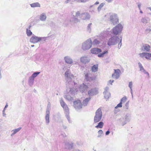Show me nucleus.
<instances>
[{"label": "nucleus", "instance_id": "44", "mask_svg": "<svg viewBox=\"0 0 151 151\" xmlns=\"http://www.w3.org/2000/svg\"><path fill=\"white\" fill-rule=\"evenodd\" d=\"M149 9L151 11V7L149 8Z\"/></svg>", "mask_w": 151, "mask_h": 151}, {"label": "nucleus", "instance_id": "15", "mask_svg": "<svg viewBox=\"0 0 151 151\" xmlns=\"http://www.w3.org/2000/svg\"><path fill=\"white\" fill-rule=\"evenodd\" d=\"M65 75L67 77H69L70 78L74 77L73 75L71 74L70 73H69L68 71H67L65 72Z\"/></svg>", "mask_w": 151, "mask_h": 151}, {"label": "nucleus", "instance_id": "36", "mask_svg": "<svg viewBox=\"0 0 151 151\" xmlns=\"http://www.w3.org/2000/svg\"><path fill=\"white\" fill-rule=\"evenodd\" d=\"M80 14V13L78 11L76 13V17H78Z\"/></svg>", "mask_w": 151, "mask_h": 151}, {"label": "nucleus", "instance_id": "10", "mask_svg": "<svg viewBox=\"0 0 151 151\" xmlns=\"http://www.w3.org/2000/svg\"><path fill=\"white\" fill-rule=\"evenodd\" d=\"M140 56L141 57L145 56V58L147 59H150L151 58V54L148 53L143 52L140 54Z\"/></svg>", "mask_w": 151, "mask_h": 151}, {"label": "nucleus", "instance_id": "16", "mask_svg": "<svg viewBox=\"0 0 151 151\" xmlns=\"http://www.w3.org/2000/svg\"><path fill=\"white\" fill-rule=\"evenodd\" d=\"M65 60L66 63H67L71 64L72 63V61L71 59H70L68 57H66L65 58Z\"/></svg>", "mask_w": 151, "mask_h": 151}, {"label": "nucleus", "instance_id": "9", "mask_svg": "<svg viewBox=\"0 0 151 151\" xmlns=\"http://www.w3.org/2000/svg\"><path fill=\"white\" fill-rule=\"evenodd\" d=\"M101 52V49L98 48H93L91 50V52L93 54H98Z\"/></svg>", "mask_w": 151, "mask_h": 151}, {"label": "nucleus", "instance_id": "21", "mask_svg": "<svg viewBox=\"0 0 151 151\" xmlns=\"http://www.w3.org/2000/svg\"><path fill=\"white\" fill-rule=\"evenodd\" d=\"M40 72H35L30 77V79L32 78L33 80L34 78L36 77L39 73Z\"/></svg>", "mask_w": 151, "mask_h": 151}, {"label": "nucleus", "instance_id": "13", "mask_svg": "<svg viewBox=\"0 0 151 151\" xmlns=\"http://www.w3.org/2000/svg\"><path fill=\"white\" fill-rule=\"evenodd\" d=\"M138 65H139V68L140 69V70L141 71H142L145 73L147 74L148 75L149 73L147 72L144 69L143 67L142 66V65L141 64V63H138Z\"/></svg>", "mask_w": 151, "mask_h": 151}, {"label": "nucleus", "instance_id": "31", "mask_svg": "<svg viewBox=\"0 0 151 151\" xmlns=\"http://www.w3.org/2000/svg\"><path fill=\"white\" fill-rule=\"evenodd\" d=\"M122 103L120 102V103L117 104V106L115 107V108H117L118 107H121L122 106Z\"/></svg>", "mask_w": 151, "mask_h": 151}, {"label": "nucleus", "instance_id": "37", "mask_svg": "<svg viewBox=\"0 0 151 151\" xmlns=\"http://www.w3.org/2000/svg\"><path fill=\"white\" fill-rule=\"evenodd\" d=\"M114 81L113 80H112V81H111V80H110L109 81V84H110V85H112V83Z\"/></svg>", "mask_w": 151, "mask_h": 151}, {"label": "nucleus", "instance_id": "12", "mask_svg": "<svg viewBox=\"0 0 151 151\" xmlns=\"http://www.w3.org/2000/svg\"><path fill=\"white\" fill-rule=\"evenodd\" d=\"M98 65H94L91 68V70L92 72H96L98 70Z\"/></svg>", "mask_w": 151, "mask_h": 151}, {"label": "nucleus", "instance_id": "22", "mask_svg": "<svg viewBox=\"0 0 151 151\" xmlns=\"http://www.w3.org/2000/svg\"><path fill=\"white\" fill-rule=\"evenodd\" d=\"M47 114L45 116V119L46 122L48 123L49 122V112H47Z\"/></svg>", "mask_w": 151, "mask_h": 151}, {"label": "nucleus", "instance_id": "47", "mask_svg": "<svg viewBox=\"0 0 151 151\" xmlns=\"http://www.w3.org/2000/svg\"><path fill=\"white\" fill-rule=\"evenodd\" d=\"M120 42H121V40H120Z\"/></svg>", "mask_w": 151, "mask_h": 151}, {"label": "nucleus", "instance_id": "38", "mask_svg": "<svg viewBox=\"0 0 151 151\" xmlns=\"http://www.w3.org/2000/svg\"><path fill=\"white\" fill-rule=\"evenodd\" d=\"M110 133V132H109V130H108V131H107L106 133V135H108Z\"/></svg>", "mask_w": 151, "mask_h": 151}, {"label": "nucleus", "instance_id": "11", "mask_svg": "<svg viewBox=\"0 0 151 151\" xmlns=\"http://www.w3.org/2000/svg\"><path fill=\"white\" fill-rule=\"evenodd\" d=\"M81 61L83 63H86L89 62V60L87 57H83L81 58Z\"/></svg>", "mask_w": 151, "mask_h": 151}, {"label": "nucleus", "instance_id": "18", "mask_svg": "<svg viewBox=\"0 0 151 151\" xmlns=\"http://www.w3.org/2000/svg\"><path fill=\"white\" fill-rule=\"evenodd\" d=\"M90 99V97L85 99L83 102V104L84 105H86Z\"/></svg>", "mask_w": 151, "mask_h": 151}, {"label": "nucleus", "instance_id": "4", "mask_svg": "<svg viewBox=\"0 0 151 151\" xmlns=\"http://www.w3.org/2000/svg\"><path fill=\"white\" fill-rule=\"evenodd\" d=\"M119 38L116 36H114L110 38L108 41L107 44L109 46L114 45L117 43V39Z\"/></svg>", "mask_w": 151, "mask_h": 151}, {"label": "nucleus", "instance_id": "20", "mask_svg": "<svg viewBox=\"0 0 151 151\" xmlns=\"http://www.w3.org/2000/svg\"><path fill=\"white\" fill-rule=\"evenodd\" d=\"M88 87L86 85L83 84L81 86L80 89L82 90V91H84L88 89Z\"/></svg>", "mask_w": 151, "mask_h": 151}, {"label": "nucleus", "instance_id": "39", "mask_svg": "<svg viewBox=\"0 0 151 151\" xmlns=\"http://www.w3.org/2000/svg\"><path fill=\"white\" fill-rule=\"evenodd\" d=\"M87 0H80L81 2H86Z\"/></svg>", "mask_w": 151, "mask_h": 151}, {"label": "nucleus", "instance_id": "7", "mask_svg": "<svg viewBox=\"0 0 151 151\" xmlns=\"http://www.w3.org/2000/svg\"><path fill=\"white\" fill-rule=\"evenodd\" d=\"M92 45V42L91 40V39H88L86 43L85 44V49H90Z\"/></svg>", "mask_w": 151, "mask_h": 151}, {"label": "nucleus", "instance_id": "14", "mask_svg": "<svg viewBox=\"0 0 151 151\" xmlns=\"http://www.w3.org/2000/svg\"><path fill=\"white\" fill-rule=\"evenodd\" d=\"M32 7H40V4L38 2L30 4Z\"/></svg>", "mask_w": 151, "mask_h": 151}, {"label": "nucleus", "instance_id": "5", "mask_svg": "<svg viewBox=\"0 0 151 151\" xmlns=\"http://www.w3.org/2000/svg\"><path fill=\"white\" fill-rule=\"evenodd\" d=\"M74 106L76 109H80L82 108V104L80 100H78L73 102Z\"/></svg>", "mask_w": 151, "mask_h": 151}, {"label": "nucleus", "instance_id": "17", "mask_svg": "<svg viewBox=\"0 0 151 151\" xmlns=\"http://www.w3.org/2000/svg\"><path fill=\"white\" fill-rule=\"evenodd\" d=\"M104 124L103 122H99L98 125L96 126L95 127L97 128H102L103 127Z\"/></svg>", "mask_w": 151, "mask_h": 151}, {"label": "nucleus", "instance_id": "43", "mask_svg": "<svg viewBox=\"0 0 151 151\" xmlns=\"http://www.w3.org/2000/svg\"><path fill=\"white\" fill-rule=\"evenodd\" d=\"M34 45H31V47H34Z\"/></svg>", "mask_w": 151, "mask_h": 151}, {"label": "nucleus", "instance_id": "1", "mask_svg": "<svg viewBox=\"0 0 151 151\" xmlns=\"http://www.w3.org/2000/svg\"><path fill=\"white\" fill-rule=\"evenodd\" d=\"M96 114L94 117V121L95 123H97L100 121L102 118V112L101 109L99 108L96 111Z\"/></svg>", "mask_w": 151, "mask_h": 151}, {"label": "nucleus", "instance_id": "6", "mask_svg": "<svg viewBox=\"0 0 151 151\" xmlns=\"http://www.w3.org/2000/svg\"><path fill=\"white\" fill-rule=\"evenodd\" d=\"M120 73V70L119 69L114 70V73L112 74V77L117 79L119 77Z\"/></svg>", "mask_w": 151, "mask_h": 151}, {"label": "nucleus", "instance_id": "41", "mask_svg": "<svg viewBox=\"0 0 151 151\" xmlns=\"http://www.w3.org/2000/svg\"><path fill=\"white\" fill-rule=\"evenodd\" d=\"M99 4V2H98V1H97L95 3V5H97V4Z\"/></svg>", "mask_w": 151, "mask_h": 151}, {"label": "nucleus", "instance_id": "28", "mask_svg": "<svg viewBox=\"0 0 151 151\" xmlns=\"http://www.w3.org/2000/svg\"><path fill=\"white\" fill-rule=\"evenodd\" d=\"M26 31L27 35L28 36H30L32 35V33L30 30L27 29Z\"/></svg>", "mask_w": 151, "mask_h": 151}, {"label": "nucleus", "instance_id": "32", "mask_svg": "<svg viewBox=\"0 0 151 151\" xmlns=\"http://www.w3.org/2000/svg\"><path fill=\"white\" fill-rule=\"evenodd\" d=\"M98 133L99 134V135L98 136V137H100L101 136V135L103 134V132L102 130H100L98 131Z\"/></svg>", "mask_w": 151, "mask_h": 151}, {"label": "nucleus", "instance_id": "27", "mask_svg": "<svg viewBox=\"0 0 151 151\" xmlns=\"http://www.w3.org/2000/svg\"><path fill=\"white\" fill-rule=\"evenodd\" d=\"M144 49L147 51H149L150 50V46L149 45H146L144 46Z\"/></svg>", "mask_w": 151, "mask_h": 151}, {"label": "nucleus", "instance_id": "2", "mask_svg": "<svg viewBox=\"0 0 151 151\" xmlns=\"http://www.w3.org/2000/svg\"><path fill=\"white\" fill-rule=\"evenodd\" d=\"M122 25L119 24L113 29V33L114 35H117L122 31Z\"/></svg>", "mask_w": 151, "mask_h": 151}, {"label": "nucleus", "instance_id": "19", "mask_svg": "<svg viewBox=\"0 0 151 151\" xmlns=\"http://www.w3.org/2000/svg\"><path fill=\"white\" fill-rule=\"evenodd\" d=\"M108 53V51L106 50L104 51L101 53L99 54L98 55V57H102L104 56V55L105 54H107Z\"/></svg>", "mask_w": 151, "mask_h": 151}, {"label": "nucleus", "instance_id": "23", "mask_svg": "<svg viewBox=\"0 0 151 151\" xmlns=\"http://www.w3.org/2000/svg\"><path fill=\"white\" fill-rule=\"evenodd\" d=\"M60 104L61 106L63 108H67V109H68V108L67 106V105H66L65 104V102L63 101H61L60 102Z\"/></svg>", "mask_w": 151, "mask_h": 151}, {"label": "nucleus", "instance_id": "29", "mask_svg": "<svg viewBox=\"0 0 151 151\" xmlns=\"http://www.w3.org/2000/svg\"><path fill=\"white\" fill-rule=\"evenodd\" d=\"M104 5V3H102L99 6V7H98V10H101V8Z\"/></svg>", "mask_w": 151, "mask_h": 151}, {"label": "nucleus", "instance_id": "46", "mask_svg": "<svg viewBox=\"0 0 151 151\" xmlns=\"http://www.w3.org/2000/svg\"><path fill=\"white\" fill-rule=\"evenodd\" d=\"M140 12L141 13H142V11H140Z\"/></svg>", "mask_w": 151, "mask_h": 151}, {"label": "nucleus", "instance_id": "24", "mask_svg": "<svg viewBox=\"0 0 151 151\" xmlns=\"http://www.w3.org/2000/svg\"><path fill=\"white\" fill-rule=\"evenodd\" d=\"M46 15L43 14L40 16V19L42 21H45L46 19Z\"/></svg>", "mask_w": 151, "mask_h": 151}, {"label": "nucleus", "instance_id": "45", "mask_svg": "<svg viewBox=\"0 0 151 151\" xmlns=\"http://www.w3.org/2000/svg\"><path fill=\"white\" fill-rule=\"evenodd\" d=\"M8 106V105H6L5 106V107H7Z\"/></svg>", "mask_w": 151, "mask_h": 151}, {"label": "nucleus", "instance_id": "30", "mask_svg": "<svg viewBox=\"0 0 151 151\" xmlns=\"http://www.w3.org/2000/svg\"><path fill=\"white\" fill-rule=\"evenodd\" d=\"M93 89H91V90L89 91H88V94L89 95H94L93 92Z\"/></svg>", "mask_w": 151, "mask_h": 151}, {"label": "nucleus", "instance_id": "25", "mask_svg": "<svg viewBox=\"0 0 151 151\" xmlns=\"http://www.w3.org/2000/svg\"><path fill=\"white\" fill-rule=\"evenodd\" d=\"M127 100V98L126 96H124L121 99L120 102L122 103H125Z\"/></svg>", "mask_w": 151, "mask_h": 151}, {"label": "nucleus", "instance_id": "40", "mask_svg": "<svg viewBox=\"0 0 151 151\" xmlns=\"http://www.w3.org/2000/svg\"><path fill=\"white\" fill-rule=\"evenodd\" d=\"M95 79V78H90V79L91 80V81L94 80Z\"/></svg>", "mask_w": 151, "mask_h": 151}, {"label": "nucleus", "instance_id": "35", "mask_svg": "<svg viewBox=\"0 0 151 151\" xmlns=\"http://www.w3.org/2000/svg\"><path fill=\"white\" fill-rule=\"evenodd\" d=\"M88 73H87L85 75V78L86 79L88 80V81H89V79H88Z\"/></svg>", "mask_w": 151, "mask_h": 151}, {"label": "nucleus", "instance_id": "26", "mask_svg": "<svg viewBox=\"0 0 151 151\" xmlns=\"http://www.w3.org/2000/svg\"><path fill=\"white\" fill-rule=\"evenodd\" d=\"M100 42L97 40L95 39L93 42V45H97L99 44Z\"/></svg>", "mask_w": 151, "mask_h": 151}, {"label": "nucleus", "instance_id": "42", "mask_svg": "<svg viewBox=\"0 0 151 151\" xmlns=\"http://www.w3.org/2000/svg\"><path fill=\"white\" fill-rule=\"evenodd\" d=\"M31 25L29 26V29H30V28H31Z\"/></svg>", "mask_w": 151, "mask_h": 151}, {"label": "nucleus", "instance_id": "33", "mask_svg": "<svg viewBox=\"0 0 151 151\" xmlns=\"http://www.w3.org/2000/svg\"><path fill=\"white\" fill-rule=\"evenodd\" d=\"M21 129V128H19L15 129L14 130V133L15 134L16 133H17V132H18L20 129Z\"/></svg>", "mask_w": 151, "mask_h": 151}, {"label": "nucleus", "instance_id": "3", "mask_svg": "<svg viewBox=\"0 0 151 151\" xmlns=\"http://www.w3.org/2000/svg\"><path fill=\"white\" fill-rule=\"evenodd\" d=\"M110 21L114 25L119 22V19L116 14H114L110 16Z\"/></svg>", "mask_w": 151, "mask_h": 151}, {"label": "nucleus", "instance_id": "8", "mask_svg": "<svg viewBox=\"0 0 151 151\" xmlns=\"http://www.w3.org/2000/svg\"><path fill=\"white\" fill-rule=\"evenodd\" d=\"M40 39L36 36H32L30 40V41L33 43H37L39 41Z\"/></svg>", "mask_w": 151, "mask_h": 151}, {"label": "nucleus", "instance_id": "34", "mask_svg": "<svg viewBox=\"0 0 151 151\" xmlns=\"http://www.w3.org/2000/svg\"><path fill=\"white\" fill-rule=\"evenodd\" d=\"M132 82H130L129 83V88L131 89L132 87Z\"/></svg>", "mask_w": 151, "mask_h": 151}]
</instances>
